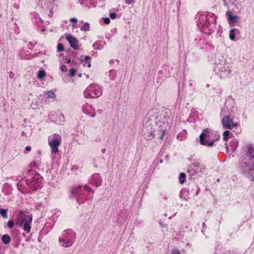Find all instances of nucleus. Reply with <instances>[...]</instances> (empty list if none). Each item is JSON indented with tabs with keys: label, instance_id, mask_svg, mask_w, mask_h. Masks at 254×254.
<instances>
[{
	"label": "nucleus",
	"instance_id": "20",
	"mask_svg": "<svg viewBox=\"0 0 254 254\" xmlns=\"http://www.w3.org/2000/svg\"><path fill=\"white\" fill-rule=\"evenodd\" d=\"M61 70L64 72H65L67 71V68L66 67L65 65H62L61 66Z\"/></svg>",
	"mask_w": 254,
	"mask_h": 254
},
{
	"label": "nucleus",
	"instance_id": "19",
	"mask_svg": "<svg viewBox=\"0 0 254 254\" xmlns=\"http://www.w3.org/2000/svg\"><path fill=\"white\" fill-rule=\"evenodd\" d=\"M94 94L96 96L99 97L102 94V90L101 89H99L97 91H95Z\"/></svg>",
	"mask_w": 254,
	"mask_h": 254
},
{
	"label": "nucleus",
	"instance_id": "13",
	"mask_svg": "<svg viewBox=\"0 0 254 254\" xmlns=\"http://www.w3.org/2000/svg\"><path fill=\"white\" fill-rule=\"evenodd\" d=\"M90 28L89 24L88 23H85L81 28V30L82 31H88Z\"/></svg>",
	"mask_w": 254,
	"mask_h": 254
},
{
	"label": "nucleus",
	"instance_id": "31",
	"mask_svg": "<svg viewBox=\"0 0 254 254\" xmlns=\"http://www.w3.org/2000/svg\"><path fill=\"white\" fill-rule=\"evenodd\" d=\"M78 76H79V77H81V74H79L78 75Z\"/></svg>",
	"mask_w": 254,
	"mask_h": 254
},
{
	"label": "nucleus",
	"instance_id": "29",
	"mask_svg": "<svg viewBox=\"0 0 254 254\" xmlns=\"http://www.w3.org/2000/svg\"><path fill=\"white\" fill-rule=\"evenodd\" d=\"M87 66H88V67H91V64H90V63H89V64H88Z\"/></svg>",
	"mask_w": 254,
	"mask_h": 254
},
{
	"label": "nucleus",
	"instance_id": "28",
	"mask_svg": "<svg viewBox=\"0 0 254 254\" xmlns=\"http://www.w3.org/2000/svg\"><path fill=\"white\" fill-rule=\"evenodd\" d=\"M76 25V23H74V24L72 25V27H75Z\"/></svg>",
	"mask_w": 254,
	"mask_h": 254
},
{
	"label": "nucleus",
	"instance_id": "7",
	"mask_svg": "<svg viewBox=\"0 0 254 254\" xmlns=\"http://www.w3.org/2000/svg\"><path fill=\"white\" fill-rule=\"evenodd\" d=\"M156 135L158 136V138L162 140L163 138L164 135L165 133V129L163 128H161L160 129L157 130L156 131H154Z\"/></svg>",
	"mask_w": 254,
	"mask_h": 254
},
{
	"label": "nucleus",
	"instance_id": "8",
	"mask_svg": "<svg viewBox=\"0 0 254 254\" xmlns=\"http://www.w3.org/2000/svg\"><path fill=\"white\" fill-rule=\"evenodd\" d=\"M10 240L11 238L8 235H3L2 237V241L5 244H9L10 242Z\"/></svg>",
	"mask_w": 254,
	"mask_h": 254
},
{
	"label": "nucleus",
	"instance_id": "3",
	"mask_svg": "<svg viewBox=\"0 0 254 254\" xmlns=\"http://www.w3.org/2000/svg\"><path fill=\"white\" fill-rule=\"evenodd\" d=\"M61 141V138L60 136L55 135L53 139L49 141V144L52 149V151L56 153L58 151V147Z\"/></svg>",
	"mask_w": 254,
	"mask_h": 254
},
{
	"label": "nucleus",
	"instance_id": "2",
	"mask_svg": "<svg viewBox=\"0 0 254 254\" xmlns=\"http://www.w3.org/2000/svg\"><path fill=\"white\" fill-rule=\"evenodd\" d=\"M222 124L224 127L231 129L238 126L237 123H235L233 119L231 118L230 116H226L222 120Z\"/></svg>",
	"mask_w": 254,
	"mask_h": 254
},
{
	"label": "nucleus",
	"instance_id": "23",
	"mask_svg": "<svg viewBox=\"0 0 254 254\" xmlns=\"http://www.w3.org/2000/svg\"><path fill=\"white\" fill-rule=\"evenodd\" d=\"M110 17L111 19H114L116 17V14L114 13H111L110 14Z\"/></svg>",
	"mask_w": 254,
	"mask_h": 254
},
{
	"label": "nucleus",
	"instance_id": "17",
	"mask_svg": "<svg viewBox=\"0 0 254 254\" xmlns=\"http://www.w3.org/2000/svg\"><path fill=\"white\" fill-rule=\"evenodd\" d=\"M69 72H70V75L71 76H75V75L76 74V70L74 68L70 69L69 70Z\"/></svg>",
	"mask_w": 254,
	"mask_h": 254
},
{
	"label": "nucleus",
	"instance_id": "21",
	"mask_svg": "<svg viewBox=\"0 0 254 254\" xmlns=\"http://www.w3.org/2000/svg\"><path fill=\"white\" fill-rule=\"evenodd\" d=\"M7 225L9 228H12L13 226L14 223L12 221L9 220L8 221Z\"/></svg>",
	"mask_w": 254,
	"mask_h": 254
},
{
	"label": "nucleus",
	"instance_id": "11",
	"mask_svg": "<svg viewBox=\"0 0 254 254\" xmlns=\"http://www.w3.org/2000/svg\"><path fill=\"white\" fill-rule=\"evenodd\" d=\"M46 76V72L44 70H40L38 72V77L42 79Z\"/></svg>",
	"mask_w": 254,
	"mask_h": 254
},
{
	"label": "nucleus",
	"instance_id": "10",
	"mask_svg": "<svg viewBox=\"0 0 254 254\" xmlns=\"http://www.w3.org/2000/svg\"><path fill=\"white\" fill-rule=\"evenodd\" d=\"M186 175L184 173H181L179 176V181L181 184H183L185 181Z\"/></svg>",
	"mask_w": 254,
	"mask_h": 254
},
{
	"label": "nucleus",
	"instance_id": "18",
	"mask_svg": "<svg viewBox=\"0 0 254 254\" xmlns=\"http://www.w3.org/2000/svg\"><path fill=\"white\" fill-rule=\"evenodd\" d=\"M64 46L62 44H59L58 45V46H57V50L59 52H62L64 50Z\"/></svg>",
	"mask_w": 254,
	"mask_h": 254
},
{
	"label": "nucleus",
	"instance_id": "4",
	"mask_svg": "<svg viewBox=\"0 0 254 254\" xmlns=\"http://www.w3.org/2000/svg\"><path fill=\"white\" fill-rule=\"evenodd\" d=\"M207 136H208V130L207 129H205L203 130L200 135V143L202 145L212 146L213 145V143L212 142H208L204 140V139L207 138Z\"/></svg>",
	"mask_w": 254,
	"mask_h": 254
},
{
	"label": "nucleus",
	"instance_id": "16",
	"mask_svg": "<svg viewBox=\"0 0 254 254\" xmlns=\"http://www.w3.org/2000/svg\"><path fill=\"white\" fill-rule=\"evenodd\" d=\"M235 29H233V30H231L230 32L229 37H230V39H231L232 40H235Z\"/></svg>",
	"mask_w": 254,
	"mask_h": 254
},
{
	"label": "nucleus",
	"instance_id": "6",
	"mask_svg": "<svg viewBox=\"0 0 254 254\" xmlns=\"http://www.w3.org/2000/svg\"><path fill=\"white\" fill-rule=\"evenodd\" d=\"M226 14L228 16V18L230 20V24L234 25L236 22L237 19L238 18V16H233L231 13L229 11H228Z\"/></svg>",
	"mask_w": 254,
	"mask_h": 254
},
{
	"label": "nucleus",
	"instance_id": "14",
	"mask_svg": "<svg viewBox=\"0 0 254 254\" xmlns=\"http://www.w3.org/2000/svg\"><path fill=\"white\" fill-rule=\"evenodd\" d=\"M7 210L4 209H0V214L2 215V216L4 218H7Z\"/></svg>",
	"mask_w": 254,
	"mask_h": 254
},
{
	"label": "nucleus",
	"instance_id": "25",
	"mask_svg": "<svg viewBox=\"0 0 254 254\" xmlns=\"http://www.w3.org/2000/svg\"><path fill=\"white\" fill-rule=\"evenodd\" d=\"M70 21L72 22L76 23L77 21V19H76L75 18H71L70 19Z\"/></svg>",
	"mask_w": 254,
	"mask_h": 254
},
{
	"label": "nucleus",
	"instance_id": "1",
	"mask_svg": "<svg viewBox=\"0 0 254 254\" xmlns=\"http://www.w3.org/2000/svg\"><path fill=\"white\" fill-rule=\"evenodd\" d=\"M32 220V216L27 215L23 212H21L17 216L16 224L21 227L23 226V230L29 233L31 230V224Z\"/></svg>",
	"mask_w": 254,
	"mask_h": 254
},
{
	"label": "nucleus",
	"instance_id": "15",
	"mask_svg": "<svg viewBox=\"0 0 254 254\" xmlns=\"http://www.w3.org/2000/svg\"><path fill=\"white\" fill-rule=\"evenodd\" d=\"M230 135V131L229 130H225L223 134V139L225 141H227L228 140V137Z\"/></svg>",
	"mask_w": 254,
	"mask_h": 254
},
{
	"label": "nucleus",
	"instance_id": "24",
	"mask_svg": "<svg viewBox=\"0 0 254 254\" xmlns=\"http://www.w3.org/2000/svg\"><path fill=\"white\" fill-rule=\"evenodd\" d=\"M71 245V244L69 242H67L65 244H63V246L65 247H68Z\"/></svg>",
	"mask_w": 254,
	"mask_h": 254
},
{
	"label": "nucleus",
	"instance_id": "26",
	"mask_svg": "<svg viewBox=\"0 0 254 254\" xmlns=\"http://www.w3.org/2000/svg\"><path fill=\"white\" fill-rule=\"evenodd\" d=\"M25 149L27 151H28L31 150V147L30 146H26Z\"/></svg>",
	"mask_w": 254,
	"mask_h": 254
},
{
	"label": "nucleus",
	"instance_id": "12",
	"mask_svg": "<svg viewBox=\"0 0 254 254\" xmlns=\"http://www.w3.org/2000/svg\"><path fill=\"white\" fill-rule=\"evenodd\" d=\"M48 98H51L54 99L56 97V95L54 92L52 91L47 92L46 93Z\"/></svg>",
	"mask_w": 254,
	"mask_h": 254
},
{
	"label": "nucleus",
	"instance_id": "22",
	"mask_svg": "<svg viewBox=\"0 0 254 254\" xmlns=\"http://www.w3.org/2000/svg\"><path fill=\"white\" fill-rule=\"evenodd\" d=\"M103 20H104V22L106 24H108L110 23V20L109 18L108 17H106V18H103Z\"/></svg>",
	"mask_w": 254,
	"mask_h": 254
},
{
	"label": "nucleus",
	"instance_id": "30",
	"mask_svg": "<svg viewBox=\"0 0 254 254\" xmlns=\"http://www.w3.org/2000/svg\"><path fill=\"white\" fill-rule=\"evenodd\" d=\"M70 62V60H68L67 61V63L68 64H69Z\"/></svg>",
	"mask_w": 254,
	"mask_h": 254
},
{
	"label": "nucleus",
	"instance_id": "9",
	"mask_svg": "<svg viewBox=\"0 0 254 254\" xmlns=\"http://www.w3.org/2000/svg\"><path fill=\"white\" fill-rule=\"evenodd\" d=\"M248 155L254 158V148L252 145L248 147Z\"/></svg>",
	"mask_w": 254,
	"mask_h": 254
},
{
	"label": "nucleus",
	"instance_id": "27",
	"mask_svg": "<svg viewBox=\"0 0 254 254\" xmlns=\"http://www.w3.org/2000/svg\"><path fill=\"white\" fill-rule=\"evenodd\" d=\"M90 59V58L89 57L87 56V57H85V61H86V60H87L88 59Z\"/></svg>",
	"mask_w": 254,
	"mask_h": 254
},
{
	"label": "nucleus",
	"instance_id": "5",
	"mask_svg": "<svg viewBox=\"0 0 254 254\" xmlns=\"http://www.w3.org/2000/svg\"><path fill=\"white\" fill-rule=\"evenodd\" d=\"M66 38L69 42L71 47L74 49H77V41L75 38L72 37L71 36L68 35L66 36Z\"/></svg>",
	"mask_w": 254,
	"mask_h": 254
}]
</instances>
